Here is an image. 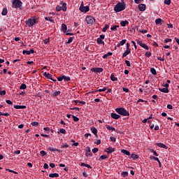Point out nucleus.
Instances as JSON below:
<instances>
[{"instance_id":"22","label":"nucleus","mask_w":179,"mask_h":179,"mask_svg":"<svg viewBox=\"0 0 179 179\" xmlns=\"http://www.w3.org/2000/svg\"><path fill=\"white\" fill-rule=\"evenodd\" d=\"M125 43H127V39H123L119 43H117V47H121V45H124Z\"/></svg>"},{"instance_id":"39","label":"nucleus","mask_w":179,"mask_h":179,"mask_svg":"<svg viewBox=\"0 0 179 179\" xmlns=\"http://www.w3.org/2000/svg\"><path fill=\"white\" fill-rule=\"evenodd\" d=\"M6 94V90H2V88L0 87V96H5Z\"/></svg>"},{"instance_id":"50","label":"nucleus","mask_w":179,"mask_h":179,"mask_svg":"<svg viewBox=\"0 0 179 179\" xmlns=\"http://www.w3.org/2000/svg\"><path fill=\"white\" fill-rule=\"evenodd\" d=\"M57 80L59 82H62V80H64V76H60L57 78Z\"/></svg>"},{"instance_id":"41","label":"nucleus","mask_w":179,"mask_h":179,"mask_svg":"<svg viewBox=\"0 0 179 179\" xmlns=\"http://www.w3.org/2000/svg\"><path fill=\"white\" fill-rule=\"evenodd\" d=\"M150 151L151 152V153H153L154 156H159V154H157V152L154 149H151L150 150Z\"/></svg>"},{"instance_id":"8","label":"nucleus","mask_w":179,"mask_h":179,"mask_svg":"<svg viewBox=\"0 0 179 179\" xmlns=\"http://www.w3.org/2000/svg\"><path fill=\"white\" fill-rule=\"evenodd\" d=\"M45 78L48 79V80H52V82H57V80L52 78V75L49 73L45 72Z\"/></svg>"},{"instance_id":"60","label":"nucleus","mask_w":179,"mask_h":179,"mask_svg":"<svg viewBox=\"0 0 179 179\" xmlns=\"http://www.w3.org/2000/svg\"><path fill=\"white\" fill-rule=\"evenodd\" d=\"M6 103H7V104H10V106H12V104H13V103L10 100H6Z\"/></svg>"},{"instance_id":"15","label":"nucleus","mask_w":179,"mask_h":179,"mask_svg":"<svg viewBox=\"0 0 179 179\" xmlns=\"http://www.w3.org/2000/svg\"><path fill=\"white\" fill-rule=\"evenodd\" d=\"M85 150H86V153H85L86 156H92V150H90V147H87Z\"/></svg>"},{"instance_id":"48","label":"nucleus","mask_w":179,"mask_h":179,"mask_svg":"<svg viewBox=\"0 0 179 179\" xmlns=\"http://www.w3.org/2000/svg\"><path fill=\"white\" fill-rule=\"evenodd\" d=\"M145 55L147 57V58H150V57H152V52H146Z\"/></svg>"},{"instance_id":"24","label":"nucleus","mask_w":179,"mask_h":179,"mask_svg":"<svg viewBox=\"0 0 179 179\" xmlns=\"http://www.w3.org/2000/svg\"><path fill=\"white\" fill-rule=\"evenodd\" d=\"M159 92L162 93H169V90L168 88H159Z\"/></svg>"},{"instance_id":"2","label":"nucleus","mask_w":179,"mask_h":179,"mask_svg":"<svg viewBox=\"0 0 179 179\" xmlns=\"http://www.w3.org/2000/svg\"><path fill=\"white\" fill-rule=\"evenodd\" d=\"M116 113L124 117H129V112L125 109V108H115Z\"/></svg>"},{"instance_id":"62","label":"nucleus","mask_w":179,"mask_h":179,"mask_svg":"<svg viewBox=\"0 0 179 179\" xmlns=\"http://www.w3.org/2000/svg\"><path fill=\"white\" fill-rule=\"evenodd\" d=\"M171 41H172L171 38H166V39L164 40V43H170V42H171Z\"/></svg>"},{"instance_id":"27","label":"nucleus","mask_w":179,"mask_h":179,"mask_svg":"<svg viewBox=\"0 0 179 179\" xmlns=\"http://www.w3.org/2000/svg\"><path fill=\"white\" fill-rule=\"evenodd\" d=\"M2 16H6L8 15V8H4L1 12Z\"/></svg>"},{"instance_id":"13","label":"nucleus","mask_w":179,"mask_h":179,"mask_svg":"<svg viewBox=\"0 0 179 179\" xmlns=\"http://www.w3.org/2000/svg\"><path fill=\"white\" fill-rule=\"evenodd\" d=\"M155 145H157V146H159V148H163L164 149H169V147H167V145H166L162 143H155Z\"/></svg>"},{"instance_id":"29","label":"nucleus","mask_w":179,"mask_h":179,"mask_svg":"<svg viewBox=\"0 0 179 179\" xmlns=\"http://www.w3.org/2000/svg\"><path fill=\"white\" fill-rule=\"evenodd\" d=\"M118 27H120V25H114L113 27H110V30L112 31H117V29H118Z\"/></svg>"},{"instance_id":"32","label":"nucleus","mask_w":179,"mask_h":179,"mask_svg":"<svg viewBox=\"0 0 179 179\" xmlns=\"http://www.w3.org/2000/svg\"><path fill=\"white\" fill-rule=\"evenodd\" d=\"M91 131H92V134H94V135H96L97 129H96V127H91Z\"/></svg>"},{"instance_id":"43","label":"nucleus","mask_w":179,"mask_h":179,"mask_svg":"<svg viewBox=\"0 0 179 179\" xmlns=\"http://www.w3.org/2000/svg\"><path fill=\"white\" fill-rule=\"evenodd\" d=\"M150 160H155V162H159V159L156 157H153V156H150Z\"/></svg>"},{"instance_id":"54","label":"nucleus","mask_w":179,"mask_h":179,"mask_svg":"<svg viewBox=\"0 0 179 179\" xmlns=\"http://www.w3.org/2000/svg\"><path fill=\"white\" fill-rule=\"evenodd\" d=\"M48 150H49L50 152H55V150H58V149L52 148H51V147H49V148H48Z\"/></svg>"},{"instance_id":"34","label":"nucleus","mask_w":179,"mask_h":179,"mask_svg":"<svg viewBox=\"0 0 179 179\" xmlns=\"http://www.w3.org/2000/svg\"><path fill=\"white\" fill-rule=\"evenodd\" d=\"M63 80H64V82H69V80H71V77L69 76H63Z\"/></svg>"},{"instance_id":"47","label":"nucleus","mask_w":179,"mask_h":179,"mask_svg":"<svg viewBox=\"0 0 179 179\" xmlns=\"http://www.w3.org/2000/svg\"><path fill=\"white\" fill-rule=\"evenodd\" d=\"M121 176H122V177H128V172L124 171L121 173Z\"/></svg>"},{"instance_id":"23","label":"nucleus","mask_w":179,"mask_h":179,"mask_svg":"<svg viewBox=\"0 0 179 179\" xmlns=\"http://www.w3.org/2000/svg\"><path fill=\"white\" fill-rule=\"evenodd\" d=\"M111 55H113V52H108L104 55L102 58H103V59H107V58H108V57H111Z\"/></svg>"},{"instance_id":"28","label":"nucleus","mask_w":179,"mask_h":179,"mask_svg":"<svg viewBox=\"0 0 179 179\" xmlns=\"http://www.w3.org/2000/svg\"><path fill=\"white\" fill-rule=\"evenodd\" d=\"M131 158L133 159V160H136V159H139V155L136 154H131Z\"/></svg>"},{"instance_id":"17","label":"nucleus","mask_w":179,"mask_h":179,"mask_svg":"<svg viewBox=\"0 0 179 179\" xmlns=\"http://www.w3.org/2000/svg\"><path fill=\"white\" fill-rule=\"evenodd\" d=\"M14 108H15L16 110H20V109L23 110V109L26 108V106L15 105Z\"/></svg>"},{"instance_id":"53","label":"nucleus","mask_w":179,"mask_h":179,"mask_svg":"<svg viewBox=\"0 0 179 179\" xmlns=\"http://www.w3.org/2000/svg\"><path fill=\"white\" fill-rule=\"evenodd\" d=\"M123 92H125V93H129V89L126 87H122Z\"/></svg>"},{"instance_id":"57","label":"nucleus","mask_w":179,"mask_h":179,"mask_svg":"<svg viewBox=\"0 0 179 179\" xmlns=\"http://www.w3.org/2000/svg\"><path fill=\"white\" fill-rule=\"evenodd\" d=\"M124 62H125L127 66H131V62H129V61L125 60Z\"/></svg>"},{"instance_id":"45","label":"nucleus","mask_w":179,"mask_h":179,"mask_svg":"<svg viewBox=\"0 0 179 179\" xmlns=\"http://www.w3.org/2000/svg\"><path fill=\"white\" fill-rule=\"evenodd\" d=\"M99 159H101V160H106V159H108V156L107 155H101Z\"/></svg>"},{"instance_id":"4","label":"nucleus","mask_w":179,"mask_h":179,"mask_svg":"<svg viewBox=\"0 0 179 179\" xmlns=\"http://www.w3.org/2000/svg\"><path fill=\"white\" fill-rule=\"evenodd\" d=\"M38 22V21H37L36 18H29L28 19V20L25 22V23L27 26H28V27H32V26H34V24H36Z\"/></svg>"},{"instance_id":"35","label":"nucleus","mask_w":179,"mask_h":179,"mask_svg":"<svg viewBox=\"0 0 179 179\" xmlns=\"http://www.w3.org/2000/svg\"><path fill=\"white\" fill-rule=\"evenodd\" d=\"M96 43L97 44H103V45H104V41H103L101 38H98L96 39Z\"/></svg>"},{"instance_id":"11","label":"nucleus","mask_w":179,"mask_h":179,"mask_svg":"<svg viewBox=\"0 0 179 179\" xmlns=\"http://www.w3.org/2000/svg\"><path fill=\"white\" fill-rule=\"evenodd\" d=\"M110 117L113 118V120H118L119 118H121V116L117 113H112L110 114Z\"/></svg>"},{"instance_id":"64","label":"nucleus","mask_w":179,"mask_h":179,"mask_svg":"<svg viewBox=\"0 0 179 179\" xmlns=\"http://www.w3.org/2000/svg\"><path fill=\"white\" fill-rule=\"evenodd\" d=\"M40 153H41V156H45V151L41 150V151L40 152Z\"/></svg>"},{"instance_id":"14","label":"nucleus","mask_w":179,"mask_h":179,"mask_svg":"<svg viewBox=\"0 0 179 179\" xmlns=\"http://www.w3.org/2000/svg\"><path fill=\"white\" fill-rule=\"evenodd\" d=\"M131 54V50H126L124 53L122 54V58H125L127 55H129Z\"/></svg>"},{"instance_id":"51","label":"nucleus","mask_w":179,"mask_h":179,"mask_svg":"<svg viewBox=\"0 0 179 179\" xmlns=\"http://www.w3.org/2000/svg\"><path fill=\"white\" fill-rule=\"evenodd\" d=\"M59 133L60 134H66V130H65V129H60Z\"/></svg>"},{"instance_id":"40","label":"nucleus","mask_w":179,"mask_h":179,"mask_svg":"<svg viewBox=\"0 0 179 179\" xmlns=\"http://www.w3.org/2000/svg\"><path fill=\"white\" fill-rule=\"evenodd\" d=\"M75 38V37H70L68 40V41L66 43V44H71V43H72V41H73V39Z\"/></svg>"},{"instance_id":"6","label":"nucleus","mask_w":179,"mask_h":179,"mask_svg":"<svg viewBox=\"0 0 179 179\" xmlns=\"http://www.w3.org/2000/svg\"><path fill=\"white\" fill-rule=\"evenodd\" d=\"M136 43L138 44V45H140V47H142V48H144L146 50V51H149V46L145 43H143L142 41L136 40Z\"/></svg>"},{"instance_id":"12","label":"nucleus","mask_w":179,"mask_h":179,"mask_svg":"<svg viewBox=\"0 0 179 179\" xmlns=\"http://www.w3.org/2000/svg\"><path fill=\"white\" fill-rule=\"evenodd\" d=\"M108 155H110V153H113V152H115V148H113L112 147H109L106 148V150H105Z\"/></svg>"},{"instance_id":"25","label":"nucleus","mask_w":179,"mask_h":179,"mask_svg":"<svg viewBox=\"0 0 179 179\" xmlns=\"http://www.w3.org/2000/svg\"><path fill=\"white\" fill-rule=\"evenodd\" d=\"M62 10H63V12H66V3H62V5L61 6Z\"/></svg>"},{"instance_id":"30","label":"nucleus","mask_w":179,"mask_h":179,"mask_svg":"<svg viewBox=\"0 0 179 179\" xmlns=\"http://www.w3.org/2000/svg\"><path fill=\"white\" fill-rule=\"evenodd\" d=\"M106 127L107 128V129H108V131H115V127H110V126L108 125V124H106Z\"/></svg>"},{"instance_id":"10","label":"nucleus","mask_w":179,"mask_h":179,"mask_svg":"<svg viewBox=\"0 0 179 179\" xmlns=\"http://www.w3.org/2000/svg\"><path fill=\"white\" fill-rule=\"evenodd\" d=\"M91 71L96 72V73H101V72H103V68H92Z\"/></svg>"},{"instance_id":"16","label":"nucleus","mask_w":179,"mask_h":179,"mask_svg":"<svg viewBox=\"0 0 179 179\" xmlns=\"http://www.w3.org/2000/svg\"><path fill=\"white\" fill-rule=\"evenodd\" d=\"M163 23H164L163 20H162L161 18H158L155 20V24H160V26H162Z\"/></svg>"},{"instance_id":"63","label":"nucleus","mask_w":179,"mask_h":179,"mask_svg":"<svg viewBox=\"0 0 179 179\" xmlns=\"http://www.w3.org/2000/svg\"><path fill=\"white\" fill-rule=\"evenodd\" d=\"M110 139L111 142H115L116 141L115 137H113V136L110 137Z\"/></svg>"},{"instance_id":"55","label":"nucleus","mask_w":179,"mask_h":179,"mask_svg":"<svg viewBox=\"0 0 179 179\" xmlns=\"http://www.w3.org/2000/svg\"><path fill=\"white\" fill-rule=\"evenodd\" d=\"M97 152H99V148H94L92 149V152L93 153H97Z\"/></svg>"},{"instance_id":"1","label":"nucleus","mask_w":179,"mask_h":179,"mask_svg":"<svg viewBox=\"0 0 179 179\" xmlns=\"http://www.w3.org/2000/svg\"><path fill=\"white\" fill-rule=\"evenodd\" d=\"M126 5L125 2L117 3L115 6L114 7V10L116 12V13H118V12H122V10H125Z\"/></svg>"},{"instance_id":"33","label":"nucleus","mask_w":179,"mask_h":179,"mask_svg":"<svg viewBox=\"0 0 179 179\" xmlns=\"http://www.w3.org/2000/svg\"><path fill=\"white\" fill-rule=\"evenodd\" d=\"M45 20H48V22H51V23H54L55 20L52 17H46Z\"/></svg>"},{"instance_id":"61","label":"nucleus","mask_w":179,"mask_h":179,"mask_svg":"<svg viewBox=\"0 0 179 179\" xmlns=\"http://www.w3.org/2000/svg\"><path fill=\"white\" fill-rule=\"evenodd\" d=\"M166 107L169 110H173V106L171 104H168Z\"/></svg>"},{"instance_id":"56","label":"nucleus","mask_w":179,"mask_h":179,"mask_svg":"<svg viewBox=\"0 0 179 179\" xmlns=\"http://www.w3.org/2000/svg\"><path fill=\"white\" fill-rule=\"evenodd\" d=\"M56 10H57V12H61V10H62V9L61 8V6H57L56 7Z\"/></svg>"},{"instance_id":"3","label":"nucleus","mask_w":179,"mask_h":179,"mask_svg":"<svg viewBox=\"0 0 179 179\" xmlns=\"http://www.w3.org/2000/svg\"><path fill=\"white\" fill-rule=\"evenodd\" d=\"M23 3L20 0H13L12 1V8H15V9L21 8Z\"/></svg>"},{"instance_id":"44","label":"nucleus","mask_w":179,"mask_h":179,"mask_svg":"<svg viewBox=\"0 0 179 179\" xmlns=\"http://www.w3.org/2000/svg\"><path fill=\"white\" fill-rule=\"evenodd\" d=\"M61 94V91H55L53 94V96H55V97H57V96H59Z\"/></svg>"},{"instance_id":"36","label":"nucleus","mask_w":179,"mask_h":179,"mask_svg":"<svg viewBox=\"0 0 179 179\" xmlns=\"http://www.w3.org/2000/svg\"><path fill=\"white\" fill-rule=\"evenodd\" d=\"M107 89H108L107 87H103V89L97 90L95 92H106V90H107Z\"/></svg>"},{"instance_id":"52","label":"nucleus","mask_w":179,"mask_h":179,"mask_svg":"<svg viewBox=\"0 0 179 179\" xmlns=\"http://www.w3.org/2000/svg\"><path fill=\"white\" fill-rule=\"evenodd\" d=\"M22 54H27V55H30V52L29 50H23Z\"/></svg>"},{"instance_id":"18","label":"nucleus","mask_w":179,"mask_h":179,"mask_svg":"<svg viewBox=\"0 0 179 179\" xmlns=\"http://www.w3.org/2000/svg\"><path fill=\"white\" fill-rule=\"evenodd\" d=\"M68 30V27H66V24H62V31L63 33H66V31Z\"/></svg>"},{"instance_id":"38","label":"nucleus","mask_w":179,"mask_h":179,"mask_svg":"<svg viewBox=\"0 0 179 179\" xmlns=\"http://www.w3.org/2000/svg\"><path fill=\"white\" fill-rule=\"evenodd\" d=\"M110 27V26L108 24H105V27H103L102 31L103 33H106V31H107L108 29Z\"/></svg>"},{"instance_id":"31","label":"nucleus","mask_w":179,"mask_h":179,"mask_svg":"<svg viewBox=\"0 0 179 179\" xmlns=\"http://www.w3.org/2000/svg\"><path fill=\"white\" fill-rule=\"evenodd\" d=\"M20 90H24L25 89H27V85H26V84H24V83H22L20 86Z\"/></svg>"},{"instance_id":"59","label":"nucleus","mask_w":179,"mask_h":179,"mask_svg":"<svg viewBox=\"0 0 179 179\" xmlns=\"http://www.w3.org/2000/svg\"><path fill=\"white\" fill-rule=\"evenodd\" d=\"M61 148H69V145H68V144H62Z\"/></svg>"},{"instance_id":"42","label":"nucleus","mask_w":179,"mask_h":179,"mask_svg":"<svg viewBox=\"0 0 179 179\" xmlns=\"http://www.w3.org/2000/svg\"><path fill=\"white\" fill-rule=\"evenodd\" d=\"M73 117V120L74 122H78L79 121V117L75 116V115H72Z\"/></svg>"},{"instance_id":"20","label":"nucleus","mask_w":179,"mask_h":179,"mask_svg":"<svg viewBox=\"0 0 179 179\" xmlns=\"http://www.w3.org/2000/svg\"><path fill=\"white\" fill-rule=\"evenodd\" d=\"M49 177L50 178H57V177H59V174H58V173H50V174H49Z\"/></svg>"},{"instance_id":"9","label":"nucleus","mask_w":179,"mask_h":179,"mask_svg":"<svg viewBox=\"0 0 179 179\" xmlns=\"http://www.w3.org/2000/svg\"><path fill=\"white\" fill-rule=\"evenodd\" d=\"M138 9L140 12H145V10H146V5L144 3L139 4Z\"/></svg>"},{"instance_id":"49","label":"nucleus","mask_w":179,"mask_h":179,"mask_svg":"<svg viewBox=\"0 0 179 179\" xmlns=\"http://www.w3.org/2000/svg\"><path fill=\"white\" fill-rule=\"evenodd\" d=\"M139 33H142L143 34H145V33H148V30L146 29H139Z\"/></svg>"},{"instance_id":"26","label":"nucleus","mask_w":179,"mask_h":179,"mask_svg":"<svg viewBox=\"0 0 179 179\" xmlns=\"http://www.w3.org/2000/svg\"><path fill=\"white\" fill-rule=\"evenodd\" d=\"M121 153H124V155H126L127 156H130L131 153L129 152V151L127 150H121Z\"/></svg>"},{"instance_id":"58","label":"nucleus","mask_w":179,"mask_h":179,"mask_svg":"<svg viewBox=\"0 0 179 179\" xmlns=\"http://www.w3.org/2000/svg\"><path fill=\"white\" fill-rule=\"evenodd\" d=\"M32 127H37L38 126V123L37 122H34L31 123Z\"/></svg>"},{"instance_id":"7","label":"nucleus","mask_w":179,"mask_h":179,"mask_svg":"<svg viewBox=\"0 0 179 179\" xmlns=\"http://www.w3.org/2000/svg\"><path fill=\"white\" fill-rule=\"evenodd\" d=\"M79 10H80V12H83V13H87V12H89V10H90V8L87 6H80Z\"/></svg>"},{"instance_id":"5","label":"nucleus","mask_w":179,"mask_h":179,"mask_svg":"<svg viewBox=\"0 0 179 179\" xmlns=\"http://www.w3.org/2000/svg\"><path fill=\"white\" fill-rule=\"evenodd\" d=\"M85 22L87 24H93L96 22V19L91 15H88L85 17Z\"/></svg>"},{"instance_id":"37","label":"nucleus","mask_w":179,"mask_h":179,"mask_svg":"<svg viewBox=\"0 0 179 179\" xmlns=\"http://www.w3.org/2000/svg\"><path fill=\"white\" fill-rule=\"evenodd\" d=\"M150 72L152 75H157V72L156 71V69L155 68H151Z\"/></svg>"},{"instance_id":"21","label":"nucleus","mask_w":179,"mask_h":179,"mask_svg":"<svg viewBox=\"0 0 179 179\" xmlns=\"http://www.w3.org/2000/svg\"><path fill=\"white\" fill-rule=\"evenodd\" d=\"M110 80H112V82H117V80H118V78L117 77H115L114 73H112L110 75Z\"/></svg>"},{"instance_id":"46","label":"nucleus","mask_w":179,"mask_h":179,"mask_svg":"<svg viewBox=\"0 0 179 179\" xmlns=\"http://www.w3.org/2000/svg\"><path fill=\"white\" fill-rule=\"evenodd\" d=\"M164 3L165 5H170L171 3V0H164Z\"/></svg>"},{"instance_id":"19","label":"nucleus","mask_w":179,"mask_h":179,"mask_svg":"<svg viewBox=\"0 0 179 179\" xmlns=\"http://www.w3.org/2000/svg\"><path fill=\"white\" fill-rule=\"evenodd\" d=\"M127 24H129V22H128V20H124V21L120 22V25L122 26V27H125V26H127Z\"/></svg>"}]
</instances>
